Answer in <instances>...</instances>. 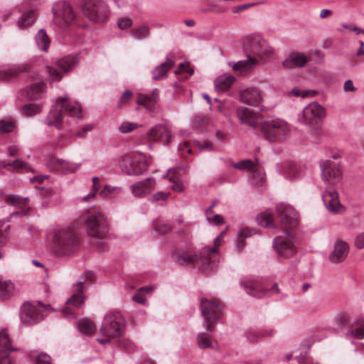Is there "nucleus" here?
I'll return each mask as SVG.
<instances>
[{
  "mask_svg": "<svg viewBox=\"0 0 364 364\" xmlns=\"http://www.w3.org/2000/svg\"><path fill=\"white\" fill-rule=\"evenodd\" d=\"M277 212L285 235L274 238L273 247L279 257L287 258L296 252V239L290 230L298 224V214L291 205L283 203L277 206Z\"/></svg>",
  "mask_w": 364,
  "mask_h": 364,
  "instance_id": "nucleus-1",
  "label": "nucleus"
},
{
  "mask_svg": "<svg viewBox=\"0 0 364 364\" xmlns=\"http://www.w3.org/2000/svg\"><path fill=\"white\" fill-rule=\"evenodd\" d=\"M221 240L217 237L214 240L215 247H205L199 254L193 253L191 244L181 246L173 253V257L181 265L193 264L200 271L209 274L215 269V257L218 254L217 247L220 245Z\"/></svg>",
  "mask_w": 364,
  "mask_h": 364,
  "instance_id": "nucleus-2",
  "label": "nucleus"
},
{
  "mask_svg": "<svg viewBox=\"0 0 364 364\" xmlns=\"http://www.w3.org/2000/svg\"><path fill=\"white\" fill-rule=\"evenodd\" d=\"M63 115H68L77 119L82 117V109L80 104L77 102L69 101L67 94L56 99L47 115L45 124L49 127L61 129Z\"/></svg>",
  "mask_w": 364,
  "mask_h": 364,
  "instance_id": "nucleus-3",
  "label": "nucleus"
},
{
  "mask_svg": "<svg viewBox=\"0 0 364 364\" xmlns=\"http://www.w3.org/2000/svg\"><path fill=\"white\" fill-rule=\"evenodd\" d=\"M80 245L77 234L70 228H64L54 231L51 250L57 256L69 257L79 250Z\"/></svg>",
  "mask_w": 364,
  "mask_h": 364,
  "instance_id": "nucleus-4",
  "label": "nucleus"
},
{
  "mask_svg": "<svg viewBox=\"0 0 364 364\" xmlns=\"http://www.w3.org/2000/svg\"><path fill=\"white\" fill-rule=\"evenodd\" d=\"M79 220L80 223H84L86 231L90 236L102 238L108 232L107 218L96 208L85 210Z\"/></svg>",
  "mask_w": 364,
  "mask_h": 364,
  "instance_id": "nucleus-5",
  "label": "nucleus"
},
{
  "mask_svg": "<svg viewBox=\"0 0 364 364\" xmlns=\"http://www.w3.org/2000/svg\"><path fill=\"white\" fill-rule=\"evenodd\" d=\"M52 311L50 306H45L41 301L37 304L26 302L21 307L19 316L22 323L32 325L43 320Z\"/></svg>",
  "mask_w": 364,
  "mask_h": 364,
  "instance_id": "nucleus-6",
  "label": "nucleus"
},
{
  "mask_svg": "<svg viewBox=\"0 0 364 364\" xmlns=\"http://www.w3.org/2000/svg\"><path fill=\"white\" fill-rule=\"evenodd\" d=\"M261 129L264 138L270 142L285 139L290 132L289 124L280 119L264 121Z\"/></svg>",
  "mask_w": 364,
  "mask_h": 364,
  "instance_id": "nucleus-7",
  "label": "nucleus"
},
{
  "mask_svg": "<svg viewBox=\"0 0 364 364\" xmlns=\"http://www.w3.org/2000/svg\"><path fill=\"white\" fill-rule=\"evenodd\" d=\"M243 47L247 53L256 55L260 59H266L273 53V48L267 41L257 34L246 36L244 39Z\"/></svg>",
  "mask_w": 364,
  "mask_h": 364,
  "instance_id": "nucleus-8",
  "label": "nucleus"
},
{
  "mask_svg": "<svg viewBox=\"0 0 364 364\" xmlns=\"http://www.w3.org/2000/svg\"><path fill=\"white\" fill-rule=\"evenodd\" d=\"M95 277V274L92 271H86L82 275L83 282L77 284L73 296L67 300L66 306L62 309V313L65 317H75V308L80 307L85 301V295L82 289L83 282L91 281Z\"/></svg>",
  "mask_w": 364,
  "mask_h": 364,
  "instance_id": "nucleus-9",
  "label": "nucleus"
},
{
  "mask_svg": "<svg viewBox=\"0 0 364 364\" xmlns=\"http://www.w3.org/2000/svg\"><path fill=\"white\" fill-rule=\"evenodd\" d=\"M125 320L120 312L110 311L104 317L100 328V334L108 337H118L122 333Z\"/></svg>",
  "mask_w": 364,
  "mask_h": 364,
  "instance_id": "nucleus-10",
  "label": "nucleus"
},
{
  "mask_svg": "<svg viewBox=\"0 0 364 364\" xmlns=\"http://www.w3.org/2000/svg\"><path fill=\"white\" fill-rule=\"evenodd\" d=\"M82 11L90 21L96 23H103L109 17V7L101 0H86Z\"/></svg>",
  "mask_w": 364,
  "mask_h": 364,
  "instance_id": "nucleus-11",
  "label": "nucleus"
},
{
  "mask_svg": "<svg viewBox=\"0 0 364 364\" xmlns=\"http://www.w3.org/2000/svg\"><path fill=\"white\" fill-rule=\"evenodd\" d=\"M202 314L206 321V328L210 331L211 325L215 323L222 316L223 309L218 299L203 298L200 300Z\"/></svg>",
  "mask_w": 364,
  "mask_h": 364,
  "instance_id": "nucleus-12",
  "label": "nucleus"
},
{
  "mask_svg": "<svg viewBox=\"0 0 364 364\" xmlns=\"http://www.w3.org/2000/svg\"><path fill=\"white\" fill-rule=\"evenodd\" d=\"M326 109L314 101L308 104L303 109L300 122L306 126H317L322 123L326 117Z\"/></svg>",
  "mask_w": 364,
  "mask_h": 364,
  "instance_id": "nucleus-13",
  "label": "nucleus"
},
{
  "mask_svg": "<svg viewBox=\"0 0 364 364\" xmlns=\"http://www.w3.org/2000/svg\"><path fill=\"white\" fill-rule=\"evenodd\" d=\"M119 166L128 175L136 176L146 170L149 163L144 155H125L119 161Z\"/></svg>",
  "mask_w": 364,
  "mask_h": 364,
  "instance_id": "nucleus-14",
  "label": "nucleus"
},
{
  "mask_svg": "<svg viewBox=\"0 0 364 364\" xmlns=\"http://www.w3.org/2000/svg\"><path fill=\"white\" fill-rule=\"evenodd\" d=\"M78 63L79 58L77 55H70L58 60L55 67L46 66V70L53 80L59 81L63 77L61 73L72 71Z\"/></svg>",
  "mask_w": 364,
  "mask_h": 364,
  "instance_id": "nucleus-15",
  "label": "nucleus"
},
{
  "mask_svg": "<svg viewBox=\"0 0 364 364\" xmlns=\"http://www.w3.org/2000/svg\"><path fill=\"white\" fill-rule=\"evenodd\" d=\"M240 285L243 287L247 294L256 298H262L268 294H275L279 291L277 284H274L272 287L268 290L264 285L257 279L241 282Z\"/></svg>",
  "mask_w": 364,
  "mask_h": 364,
  "instance_id": "nucleus-16",
  "label": "nucleus"
},
{
  "mask_svg": "<svg viewBox=\"0 0 364 364\" xmlns=\"http://www.w3.org/2000/svg\"><path fill=\"white\" fill-rule=\"evenodd\" d=\"M321 177L326 184L334 185L341 179V171L338 164L331 161H322L320 164Z\"/></svg>",
  "mask_w": 364,
  "mask_h": 364,
  "instance_id": "nucleus-17",
  "label": "nucleus"
},
{
  "mask_svg": "<svg viewBox=\"0 0 364 364\" xmlns=\"http://www.w3.org/2000/svg\"><path fill=\"white\" fill-rule=\"evenodd\" d=\"M46 161L48 167L55 171H59L62 173H72L77 171L80 164H75L58 159L53 155H48L46 158Z\"/></svg>",
  "mask_w": 364,
  "mask_h": 364,
  "instance_id": "nucleus-18",
  "label": "nucleus"
},
{
  "mask_svg": "<svg viewBox=\"0 0 364 364\" xmlns=\"http://www.w3.org/2000/svg\"><path fill=\"white\" fill-rule=\"evenodd\" d=\"M54 18L56 21L62 20L65 24L73 23L75 19L74 13L70 5L65 1L58 2L52 9Z\"/></svg>",
  "mask_w": 364,
  "mask_h": 364,
  "instance_id": "nucleus-19",
  "label": "nucleus"
},
{
  "mask_svg": "<svg viewBox=\"0 0 364 364\" xmlns=\"http://www.w3.org/2000/svg\"><path fill=\"white\" fill-rule=\"evenodd\" d=\"M239 99L244 104L257 107L262 102L263 95L258 88L249 87L240 91Z\"/></svg>",
  "mask_w": 364,
  "mask_h": 364,
  "instance_id": "nucleus-20",
  "label": "nucleus"
},
{
  "mask_svg": "<svg viewBox=\"0 0 364 364\" xmlns=\"http://www.w3.org/2000/svg\"><path fill=\"white\" fill-rule=\"evenodd\" d=\"M171 137L170 131L166 126L162 124H157L153 127L146 134V138L149 141H156L163 144H168Z\"/></svg>",
  "mask_w": 364,
  "mask_h": 364,
  "instance_id": "nucleus-21",
  "label": "nucleus"
},
{
  "mask_svg": "<svg viewBox=\"0 0 364 364\" xmlns=\"http://www.w3.org/2000/svg\"><path fill=\"white\" fill-rule=\"evenodd\" d=\"M322 200L326 208L332 213H338L342 208L337 191L331 187L323 193Z\"/></svg>",
  "mask_w": 364,
  "mask_h": 364,
  "instance_id": "nucleus-22",
  "label": "nucleus"
},
{
  "mask_svg": "<svg viewBox=\"0 0 364 364\" xmlns=\"http://www.w3.org/2000/svg\"><path fill=\"white\" fill-rule=\"evenodd\" d=\"M349 252V246L345 241L338 240L334 243L332 251L328 255L331 263L337 264L346 259Z\"/></svg>",
  "mask_w": 364,
  "mask_h": 364,
  "instance_id": "nucleus-23",
  "label": "nucleus"
},
{
  "mask_svg": "<svg viewBox=\"0 0 364 364\" xmlns=\"http://www.w3.org/2000/svg\"><path fill=\"white\" fill-rule=\"evenodd\" d=\"M236 115L240 123L251 128L257 127L258 114L252 109L244 106H240L236 109Z\"/></svg>",
  "mask_w": 364,
  "mask_h": 364,
  "instance_id": "nucleus-24",
  "label": "nucleus"
},
{
  "mask_svg": "<svg viewBox=\"0 0 364 364\" xmlns=\"http://www.w3.org/2000/svg\"><path fill=\"white\" fill-rule=\"evenodd\" d=\"M46 87L44 82H38L26 87L21 90V93L28 100H36L45 95Z\"/></svg>",
  "mask_w": 364,
  "mask_h": 364,
  "instance_id": "nucleus-25",
  "label": "nucleus"
},
{
  "mask_svg": "<svg viewBox=\"0 0 364 364\" xmlns=\"http://www.w3.org/2000/svg\"><path fill=\"white\" fill-rule=\"evenodd\" d=\"M247 58L245 60H240L236 63L229 62V67L240 75H245L252 71L255 67L257 60L255 58L247 55Z\"/></svg>",
  "mask_w": 364,
  "mask_h": 364,
  "instance_id": "nucleus-26",
  "label": "nucleus"
},
{
  "mask_svg": "<svg viewBox=\"0 0 364 364\" xmlns=\"http://www.w3.org/2000/svg\"><path fill=\"white\" fill-rule=\"evenodd\" d=\"M156 184L154 178H147L131 186L132 194L136 197H141L150 193Z\"/></svg>",
  "mask_w": 364,
  "mask_h": 364,
  "instance_id": "nucleus-27",
  "label": "nucleus"
},
{
  "mask_svg": "<svg viewBox=\"0 0 364 364\" xmlns=\"http://www.w3.org/2000/svg\"><path fill=\"white\" fill-rule=\"evenodd\" d=\"M307 61V58L304 54L299 52H292L282 62V65L286 69L302 68L305 66Z\"/></svg>",
  "mask_w": 364,
  "mask_h": 364,
  "instance_id": "nucleus-28",
  "label": "nucleus"
},
{
  "mask_svg": "<svg viewBox=\"0 0 364 364\" xmlns=\"http://www.w3.org/2000/svg\"><path fill=\"white\" fill-rule=\"evenodd\" d=\"M158 100L159 92L157 90H154L150 95L139 93L136 99V102L144 106L149 111H151Z\"/></svg>",
  "mask_w": 364,
  "mask_h": 364,
  "instance_id": "nucleus-29",
  "label": "nucleus"
},
{
  "mask_svg": "<svg viewBox=\"0 0 364 364\" xmlns=\"http://www.w3.org/2000/svg\"><path fill=\"white\" fill-rule=\"evenodd\" d=\"M235 78L229 73H225L218 76L215 80V87L218 92H225L235 82Z\"/></svg>",
  "mask_w": 364,
  "mask_h": 364,
  "instance_id": "nucleus-30",
  "label": "nucleus"
},
{
  "mask_svg": "<svg viewBox=\"0 0 364 364\" xmlns=\"http://www.w3.org/2000/svg\"><path fill=\"white\" fill-rule=\"evenodd\" d=\"M284 174L287 179L294 181L302 176V170L296 164L288 162L284 165Z\"/></svg>",
  "mask_w": 364,
  "mask_h": 364,
  "instance_id": "nucleus-31",
  "label": "nucleus"
},
{
  "mask_svg": "<svg viewBox=\"0 0 364 364\" xmlns=\"http://www.w3.org/2000/svg\"><path fill=\"white\" fill-rule=\"evenodd\" d=\"M0 166L11 171H33V169L28 164L19 159H16L12 162H6L2 161L0 162Z\"/></svg>",
  "mask_w": 364,
  "mask_h": 364,
  "instance_id": "nucleus-32",
  "label": "nucleus"
},
{
  "mask_svg": "<svg viewBox=\"0 0 364 364\" xmlns=\"http://www.w3.org/2000/svg\"><path fill=\"white\" fill-rule=\"evenodd\" d=\"M178 171L175 168H169L166 174V177L171 183L170 188L176 192L183 191L184 186L182 181L178 177Z\"/></svg>",
  "mask_w": 364,
  "mask_h": 364,
  "instance_id": "nucleus-33",
  "label": "nucleus"
},
{
  "mask_svg": "<svg viewBox=\"0 0 364 364\" xmlns=\"http://www.w3.org/2000/svg\"><path fill=\"white\" fill-rule=\"evenodd\" d=\"M35 41L38 48L47 52L50 46V38L44 29H40L35 36Z\"/></svg>",
  "mask_w": 364,
  "mask_h": 364,
  "instance_id": "nucleus-34",
  "label": "nucleus"
},
{
  "mask_svg": "<svg viewBox=\"0 0 364 364\" xmlns=\"http://www.w3.org/2000/svg\"><path fill=\"white\" fill-rule=\"evenodd\" d=\"M36 18V12L33 10H29L24 12L17 21V25L21 29L26 28L32 25Z\"/></svg>",
  "mask_w": 364,
  "mask_h": 364,
  "instance_id": "nucleus-35",
  "label": "nucleus"
},
{
  "mask_svg": "<svg viewBox=\"0 0 364 364\" xmlns=\"http://www.w3.org/2000/svg\"><path fill=\"white\" fill-rule=\"evenodd\" d=\"M173 65V63L167 58V61L161 63L157 66L152 71V78L155 80L162 79L166 74L168 70H170Z\"/></svg>",
  "mask_w": 364,
  "mask_h": 364,
  "instance_id": "nucleus-36",
  "label": "nucleus"
},
{
  "mask_svg": "<svg viewBox=\"0 0 364 364\" xmlns=\"http://www.w3.org/2000/svg\"><path fill=\"white\" fill-rule=\"evenodd\" d=\"M198 344L200 348H214L216 346L215 341L211 336L207 333H200L197 337Z\"/></svg>",
  "mask_w": 364,
  "mask_h": 364,
  "instance_id": "nucleus-37",
  "label": "nucleus"
},
{
  "mask_svg": "<svg viewBox=\"0 0 364 364\" xmlns=\"http://www.w3.org/2000/svg\"><path fill=\"white\" fill-rule=\"evenodd\" d=\"M77 328L81 333L90 336L95 332V326L91 320L84 318L78 321Z\"/></svg>",
  "mask_w": 364,
  "mask_h": 364,
  "instance_id": "nucleus-38",
  "label": "nucleus"
},
{
  "mask_svg": "<svg viewBox=\"0 0 364 364\" xmlns=\"http://www.w3.org/2000/svg\"><path fill=\"white\" fill-rule=\"evenodd\" d=\"M14 291V284L10 281H0V298L6 299L10 298Z\"/></svg>",
  "mask_w": 364,
  "mask_h": 364,
  "instance_id": "nucleus-39",
  "label": "nucleus"
},
{
  "mask_svg": "<svg viewBox=\"0 0 364 364\" xmlns=\"http://www.w3.org/2000/svg\"><path fill=\"white\" fill-rule=\"evenodd\" d=\"M153 290V287H143L137 290L136 294L132 296V299L140 304L146 305L147 300L146 299V294H149Z\"/></svg>",
  "mask_w": 364,
  "mask_h": 364,
  "instance_id": "nucleus-40",
  "label": "nucleus"
},
{
  "mask_svg": "<svg viewBox=\"0 0 364 364\" xmlns=\"http://www.w3.org/2000/svg\"><path fill=\"white\" fill-rule=\"evenodd\" d=\"M150 28L146 25H141L134 28L131 31V36L136 40H143L149 36Z\"/></svg>",
  "mask_w": 364,
  "mask_h": 364,
  "instance_id": "nucleus-41",
  "label": "nucleus"
},
{
  "mask_svg": "<svg viewBox=\"0 0 364 364\" xmlns=\"http://www.w3.org/2000/svg\"><path fill=\"white\" fill-rule=\"evenodd\" d=\"M350 333L358 339L364 338V318L358 319L353 323L350 328Z\"/></svg>",
  "mask_w": 364,
  "mask_h": 364,
  "instance_id": "nucleus-42",
  "label": "nucleus"
},
{
  "mask_svg": "<svg viewBox=\"0 0 364 364\" xmlns=\"http://www.w3.org/2000/svg\"><path fill=\"white\" fill-rule=\"evenodd\" d=\"M42 107V104H26L22 107V112L28 117H33L41 112Z\"/></svg>",
  "mask_w": 364,
  "mask_h": 364,
  "instance_id": "nucleus-43",
  "label": "nucleus"
},
{
  "mask_svg": "<svg viewBox=\"0 0 364 364\" xmlns=\"http://www.w3.org/2000/svg\"><path fill=\"white\" fill-rule=\"evenodd\" d=\"M28 201V197L23 198V197H21L17 195L11 196L6 199V202L8 204H9L11 205L16 206V207L21 208L22 209H24L25 208H26Z\"/></svg>",
  "mask_w": 364,
  "mask_h": 364,
  "instance_id": "nucleus-44",
  "label": "nucleus"
},
{
  "mask_svg": "<svg viewBox=\"0 0 364 364\" xmlns=\"http://www.w3.org/2000/svg\"><path fill=\"white\" fill-rule=\"evenodd\" d=\"M257 222L259 225L264 227L274 228L273 223V215L270 213H261L257 216Z\"/></svg>",
  "mask_w": 364,
  "mask_h": 364,
  "instance_id": "nucleus-45",
  "label": "nucleus"
},
{
  "mask_svg": "<svg viewBox=\"0 0 364 364\" xmlns=\"http://www.w3.org/2000/svg\"><path fill=\"white\" fill-rule=\"evenodd\" d=\"M121 191L122 188L120 186H112L110 185H105L99 192V195L102 198H110L119 194Z\"/></svg>",
  "mask_w": 364,
  "mask_h": 364,
  "instance_id": "nucleus-46",
  "label": "nucleus"
},
{
  "mask_svg": "<svg viewBox=\"0 0 364 364\" xmlns=\"http://www.w3.org/2000/svg\"><path fill=\"white\" fill-rule=\"evenodd\" d=\"M250 180L253 186H259L264 181V173L256 166L250 173Z\"/></svg>",
  "mask_w": 364,
  "mask_h": 364,
  "instance_id": "nucleus-47",
  "label": "nucleus"
},
{
  "mask_svg": "<svg viewBox=\"0 0 364 364\" xmlns=\"http://www.w3.org/2000/svg\"><path fill=\"white\" fill-rule=\"evenodd\" d=\"M10 228L9 225H6L5 222L0 220V247L6 245L8 238V231ZM4 254L0 251V259H3Z\"/></svg>",
  "mask_w": 364,
  "mask_h": 364,
  "instance_id": "nucleus-48",
  "label": "nucleus"
},
{
  "mask_svg": "<svg viewBox=\"0 0 364 364\" xmlns=\"http://www.w3.org/2000/svg\"><path fill=\"white\" fill-rule=\"evenodd\" d=\"M100 188V179L97 176H94L92 178V186L91 192L90 193H88L87 195L82 197L80 198V200L82 201H85V202L92 200L95 198L96 193L98 192Z\"/></svg>",
  "mask_w": 364,
  "mask_h": 364,
  "instance_id": "nucleus-49",
  "label": "nucleus"
},
{
  "mask_svg": "<svg viewBox=\"0 0 364 364\" xmlns=\"http://www.w3.org/2000/svg\"><path fill=\"white\" fill-rule=\"evenodd\" d=\"M256 166V164L250 159H245L232 164V167L240 171H247L250 173Z\"/></svg>",
  "mask_w": 364,
  "mask_h": 364,
  "instance_id": "nucleus-50",
  "label": "nucleus"
},
{
  "mask_svg": "<svg viewBox=\"0 0 364 364\" xmlns=\"http://www.w3.org/2000/svg\"><path fill=\"white\" fill-rule=\"evenodd\" d=\"M18 71L14 68H0V80H8L16 76Z\"/></svg>",
  "mask_w": 364,
  "mask_h": 364,
  "instance_id": "nucleus-51",
  "label": "nucleus"
},
{
  "mask_svg": "<svg viewBox=\"0 0 364 364\" xmlns=\"http://www.w3.org/2000/svg\"><path fill=\"white\" fill-rule=\"evenodd\" d=\"M152 227L153 230L160 235L165 234L171 229V226L170 225L165 223L160 220H155L153 223Z\"/></svg>",
  "mask_w": 364,
  "mask_h": 364,
  "instance_id": "nucleus-52",
  "label": "nucleus"
},
{
  "mask_svg": "<svg viewBox=\"0 0 364 364\" xmlns=\"http://www.w3.org/2000/svg\"><path fill=\"white\" fill-rule=\"evenodd\" d=\"M140 125L137 123L130 122L128 121L123 122L118 127V131L121 134H127L129 133L137 128H139Z\"/></svg>",
  "mask_w": 364,
  "mask_h": 364,
  "instance_id": "nucleus-53",
  "label": "nucleus"
},
{
  "mask_svg": "<svg viewBox=\"0 0 364 364\" xmlns=\"http://www.w3.org/2000/svg\"><path fill=\"white\" fill-rule=\"evenodd\" d=\"M132 97H133V93L132 91H130V90L124 91L122 93V96L120 97V98L117 104V107L118 108H121L123 106L127 105L131 101V100L132 99Z\"/></svg>",
  "mask_w": 364,
  "mask_h": 364,
  "instance_id": "nucleus-54",
  "label": "nucleus"
},
{
  "mask_svg": "<svg viewBox=\"0 0 364 364\" xmlns=\"http://www.w3.org/2000/svg\"><path fill=\"white\" fill-rule=\"evenodd\" d=\"M291 95L295 97H306L307 96H315L317 93L315 90H300L297 87H294L291 91Z\"/></svg>",
  "mask_w": 364,
  "mask_h": 364,
  "instance_id": "nucleus-55",
  "label": "nucleus"
},
{
  "mask_svg": "<svg viewBox=\"0 0 364 364\" xmlns=\"http://www.w3.org/2000/svg\"><path fill=\"white\" fill-rule=\"evenodd\" d=\"M207 122L208 119L205 117L196 116L192 121V127L196 129H203Z\"/></svg>",
  "mask_w": 364,
  "mask_h": 364,
  "instance_id": "nucleus-56",
  "label": "nucleus"
},
{
  "mask_svg": "<svg viewBox=\"0 0 364 364\" xmlns=\"http://www.w3.org/2000/svg\"><path fill=\"white\" fill-rule=\"evenodd\" d=\"M15 128V124L13 122L0 120V132L9 133L11 132Z\"/></svg>",
  "mask_w": 364,
  "mask_h": 364,
  "instance_id": "nucleus-57",
  "label": "nucleus"
},
{
  "mask_svg": "<svg viewBox=\"0 0 364 364\" xmlns=\"http://www.w3.org/2000/svg\"><path fill=\"white\" fill-rule=\"evenodd\" d=\"M247 339L251 343L257 342L261 336L260 331L249 330L245 333Z\"/></svg>",
  "mask_w": 364,
  "mask_h": 364,
  "instance_id": "nucleus-58",
  "label": "nucleus"
},
{
  "mask_svg": "<svg viewBox=\"0 0 364 364\" xmlns=\"http://www.w3.org/2000/svg\"><path fill=\"white\" fill-rule=\"evenodd\" d=\"M132 21L127 17L120 18L117 21V26L122 30H125L132 26Z\"/></svg>",
  "mask_w": 364,
  "mask_h": 364,
  "instance_id": "nucleus-59",
  "label": "nucleus"
},
{
  "mask_svg": "<svg viewBox=\"0 0 364 364\" xmlns=\"http://www.w3.org/2000/svg\"><path fill=\"white\" fill-rule=\"evenodd\" d=\"M50 362V356L46 353H40L36 358V364H49Z\"/></svg>",
  "mask_w": 364,
  "mask_h": 364,
  "instance_id": "nucleus-60",
  "label": "nucleus"
},
{
  "mask_svg": "<svg viewBox=\"0 0 364 364\" xmlns=\"http://www.w3.org/2000/svg\"><path fill=\"white\" fill-rule=\"evenodd\" d=\"M350 316L347 313H341L336 317V323L341 326H346L350 323Z\"/></svg>",
  "mask_w": 364,
  "mask_h": 364,
  "instance_id": "nucleus-61",
  "label": "nucleus"
},
{
  "mask_svg": "<svg viewBox=\"0 0 364 364\" xmlns=\"http://www.w3.org/2000/svg\"><path fill=\"white\" fill-rule=\"evenodd\" d=\"M178 150L181 152V154L186 157L188 154L191 153V148L188 141H185L178 146Z\"/></svg>",
  "mask_w": 364,
  "mask_h": 364,
  "instance_id": "nucleus-62",
  "label": "nucleus"
},
{
  "mask_svg": "<svg viewBox=\"0 0 364 364\" xmlns=\"http://www.w3.org/2000/svg\"><path fill=\"white\" fill-rule=\"evenodd\" d=\"M197 147L200 151H213V145L210 141H204L202 144L199 141H196Z\"/></svg>",
  "mask_w": 364,
  "mask_h": 364,
  "instance_id": "nucleus-63",
  "label": "nucleus"
},
{
  "mask_svg": "<svg viewBox=\"0 0 364 364\" xmlns=\"http://www.w3.org/2000/svg\"><path fill=\"white\" fill-rule=\"evenodd\" d=\"M355 245L359 248H364V232L359 234L355 240Z\"/></svg>",
  "mask_w": 364,
  "mask_h": 364,
  "instance_id": "nucleus-64",
  "label": "nucleus"
}]
</instances>
